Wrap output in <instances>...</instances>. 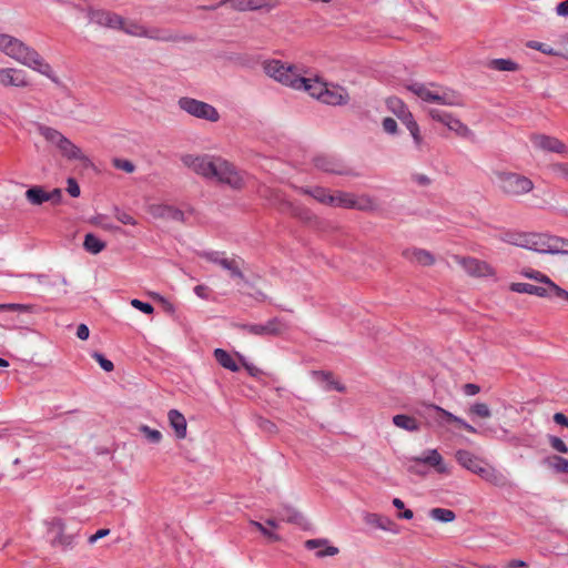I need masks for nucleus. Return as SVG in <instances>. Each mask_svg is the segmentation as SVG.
<instances>
[{"label":"nucleus","mask_w":568,"mask_h":568,"mask_svg":"<svg viewBox=\"0 0 568 568\" xmlns=\"http://www.w3.org/2000/svg\"><path fill=\"white\" fill-rule=\"evenodd\" d=\"M0 50L19 63L57 82L50 64L33 48L27 45L21 40L9 34H0Z\"/></svg>","instance_id":"obj_1"},{"label":"nucleus","mask_w":568,"mask_h":568,"mask_svg":"<svg viewBox=\"0 0 568 568\" xmlns=\"http://www.w3.org/2000/svg\"><path fill=\"white\" fill-rule=\"evenodd\" d=\"M264 72L275 81L287 85L297 87L304 83L296 65L286 64L281 60H266L262 64Z\"/></svg>","instance_id":"obj_2"},{"label":"nucleus","mask_w":568,"mask_h":568,"mask_svg":"<svg viewBox=\"0 0 568 568\" xmlns=\"http://www.w3.org/2000/svg\"><path fill=\"white\" fill-rule=\"evenodd\" d=\"M496 179L500 191L508 196H521L534 189V182L519 173L498 171Z\"/></svg>","instance_id":"obj_3"},{"label":"nucleus","mask_w":568,"mask_h":568,"mask_svg":"<svg viewBox=\"0 0 568 568\" xmlns=\"http://www.w3.org/2000/svg\"><path fill=\"white\" fill-rule=\"evenodd\" d=\"M201 256L226 271L230 278L247 283L246 277L242 271V266L244 265L243 258L239 256L227 257L224 253L216 251L203 252Z\"/></svg>","instance_id":"obj_4"},{"label":"nucleus","mask_w":568,"mask_h":568,"mask_svg":"<svg viewBox=\"0 0 568 568\" xmlns=\"http://www.w3.org/2000/svg\"><path fill=\"white\" fill-rule=\"evenodd\" d=\"M235 326L243 332L260 337L281 336L290 328L287 322L280 317L270 318L264 324L241 323Z\"/></svg>","instance_id":"obj_5"},{"label":"nucleus","mask_w":568,"mask_h":568,"mask_svg":"<svg viewBox=\"0 0 568 568\" xmlns=\"http://www.w3.org/2000/svg\"><path fill=\"white\" fill-rule=\"evenodd\" d=\"M219 158L209 154H184L181 162L184 166L205 179H213L216 174V164Z\"/></svg>","instance_id":"obj_6"},{"label":"nucleus","mask_w":568,"mask_h":568,"mask_svg":"<svg viewBox=\"0 0 568 568\" xmlns=\"http://www.w3.org/2000/svg\"><path fill=\"white\" fill-rule=\"evenodd\" d=\"M178 105L182 111L197 119L210 122H216L220 119V114L213 105L193 98L182 97L179 99Z\"/></svg>","instance_id":"obj_7"},{"label":"nucleus","mask_w":568,"mask_h":568,"mask_svg":"<svg viewBox=\"0 0 568 568\" xmlns=\"http://www.w3.org/2000/svg\"><path fill=\"white\" fill-rule=\"evenodd\" d=\"M221 183H225L233 189H241L244 185L242 174L230 162L219 158L216 164V174L214 178Z\"/></svg>","instance_id":"obj_8"},{"label":"nucleus","mask_w":568,"mask_h":568,"mask_svg":"<svg viewBox=\"0 0 568 568\" xmlns=\"http://www.w3.org/2000/svg\"><path fill=\"white\" fill-rule=\"evenodd\" d=\"M519 246L527 247L538 253L557 254V245H554V237L546 239L541 235L524 236L520 242L509 240Z\"/></svg>","instance_id":"obj_9"},{"label":"nucleus","mask_w":568,"mask_h":568,"mask_svg":"<svg viewBox=\"0 0 568 568\" xmlns=\"http://www.w3.org/2000/svg\"><path fill=\"white\" fill-rule=\"evenodd\" d=\"M412 462H414V464L408 466V470L417 475L425 474V470L420 468V464L436 467L438 473L446 471V467L443 465V457L437 449H429L423 457L412 458Z\"/></svg>","instance_id":"obj_10"},{"label":"nucleus","mask_w":568,"mask_h":568,"mask_svg":"<svg viewBox=\"0 0 568 568\" xmlns=\"http://www.w3.org/2000/svg\"><path fill=\"white\" fill-rule=\"evenodd\" d=\"M454 258L471 276L481 277L494 275L493 267L484 261L460 256H455Z\"/></svg>","instance_id":"obj_11"},{"label":"nucleus","mask_w":568,"mask_h":568,"mask_svg":"<svg viewBox=\"0 0 568 568\" xmlns=\"http://www.w3.org/2000/svg\"><path fill=\"white\" fill-rule=\"evenodd\" d=\"M134 33L135 37H143L161 42H178L181 40H185L184 37H181L174 31L165 28L153 27L146 29H139V31H134Z\"/></svg>","instance_id":"obj_12"},{"label":"nucleus","mask_w":568,"mask_h":568,"mask_svg":"<svg viewBox=\"0 0 568 568\" xmlns=\"http://www.w3.org/2000/svg\"><path fill=\"white\" fill-rule=\"evenodd\" d=\"M532 145L539 150L555 153H567V145L557 138L545 134H532L530 138Z\"/></svg>","instance_id":"obj_13"},{"label":"nucleus","mask_w":568,"mask_h":568,"mask_svg":"<svg viewBox=\"0 0 568 568\" xmlns=\"http://www.w3.org/2000/svg\"><path fill=\"white\" fill-rule=\"evenodd\" d=\"M148 212L154 219H161L165 221L184 222V213L171 205L166 204H151L148 207Z\"/></svg>","instance_id":"obj_14"},{"label":"nucleus","mask_w":568,"mask_h":568,"mask_svg":"<svg viewBox=\"0 0 568 568\" xmlns=\"http://www.w3.org/2000/svg\"><path fill=\"white\" fill-rule=\"evenodd\" d=\"M89 19L90 22L97 23L99 26L109 27L112 29L122 28L123 19L121 16L103 11V10H89Z\"/></svg>","instance_id":"obj_15"},{"label":"nucleus","mask_w":568,"mask_h":568,"mask_svg":"<svg viewBox=\"0 0 568 568\" xmlns=\"http://www.w3.org/2000/svg\"><path fill=\"white\" fill-rule=\"evenodd\" d=\"M479 477H481L487 483L497 486V487H506L509 485V481L507 477L496 469L494 466L489 465L488 463H484L480 468L477 469V474Z\"/></svg>","instance_id":"obj_16"},{"label":"nucleus","mask_w":568,"mask_h":568,"mask_svg":"<svg viewBox=\"0 0 568 568\" xmlns=\"http://www.w3.org/2000/svg\"><path fill=\"white\" fill-rule=\"evenodd\" d=\"M364 521L367 525L373 526V527L378 528L384 531H389L392 534L399 532V528H398L397 524L387 516H383V515L375 514V513H366L364 515Z\"/></svg>","instance_id":"obj_17"},{"label":"nucleus","mask_w":568,"mask_h":568,"mask_svg":"<svg viewBox=\"0 0 568 568\" xmlns=\"http://www.w3.org/2000/svg\"><path fill=\"white\" fill-rule=\"evenodd\" d=\"M304 546L308 550L317 549L315 552L317 558L333 557L339 552V549L329 545V541L326 538L308 539L305 541Z\"/></svg>","instance_id":"obj_18"},{"label":"nucleus","mask_w":568,"mask_h":568,"mask_svg":"<svg viewBox=\"0 0 568 568\" xmlns=\"http://www.w3.org/2000/svg\"><path fill=\"white\" fill-rule=\"evenodd\" d=\"M313 162L315 168L321 171L338 175L345 174L343 164L333 156L320 154L314 158Z\"/></svg>","instance_id":"obj_19"},{"label":"nucleus","mask_w":568,"mask_h":568,"mask_svg":"<svg viewBox=\"0 0 568 568\" xmlns=\"http://www.w3.org/2000/svg\"><path fill=\"white\" fill-rule=\"evenodd\" d=\"M321 101L331 105H344L348 103L349 95L344 88L326 85Z\"/></svg>","instance_id":"obj_20"},{"label":"nucleus","mask_w":568,"mask_h":568,"mask_svg":"<svg viewBox=\"0 0 568 568\" xmlns=\"http://www.w3.org/2000/svg\"><path fill=\"white\" fill-rule=\"evenodd\" d=\"M0 83L2 85H13V87H27L28 81L26 79V74L22 70L18 69H0Z\"/></svg>","instance_id":"obj_21"},{"label":"nucleus","mask_w":568,"mask_h":568,"mask_svg":"<svg viewBox=\"0 0 568 568\" xmlns=\"http://www.w3.org/2000/svg\"><path fill=\"white\" fill-rule=\"evenodd\" d=\"M406 88L423 101L436 103V90H432V88H438L435 83L412 82L406 84Z\"/></svg>","instance_id":"obj_22"},{"label":"nucleus","mask_w":568,"mask_h":568,"mask_svg":"<svg viewBox=\"0 0 568 568\" xmlns=\"http://www.w3.org/2000/svg\"><path fill=\"white\" fill-rule=\"evenodd\" d=\"M426 409L428 412L436 413L440 417L445 418L446 422H448V423H455L456 425H458L459 427L466 429L469 433H473V434L477 433V429L474 426H471L470 424H468L467 422H465L460 417L455 416L450 412H448V410H446V409H444V408H442V407H439L437 405L429 404V405L426 406Z\"/></svg>","instance_id":"obj_23"},{"label":"nucleus","mask_w":568,"mask_h":568,"mask_svg":"<svg viewBox=\"0 0 568 568\" xmlns=\"http://www.w3.org/2000/svg\"><path fill=\"white\" fill-rule=\"evenodd\" d=\"M455 457L460 466L474 474H477V469L485 463L483 459L465 449L457 450Z\"/></svg>","instance_id":"obj_24"},{"label":"nucleus","mask_w":568,"mask_h":568,"mask_svg":"<svg viewBox=\"0 0 568 568\" xmlns=\"http://www.w3.org/2000/svg\"><path fill=\"white\" fill-rule=\"evenodd\" d=\"M436 103L448 106H463L464 100L463 97L455 90L447 88H437Z\"/></svg>","instance_id":"obj_25"},{"label":"nucleus","mask_w":568,"mask_h":568,"mask_svg":"<svg viewBox=\"0 0 568 568\" xmlns=\"http://www.w3.org/2000/svg\"><path fill=\"white\" fill-rule=\"evenodd\" d=\"M58 150L60 151L62 156L67 158L68 160H78L85 166L90 164L89 158L81 151L79 146H77L68 138Z\"/></svg>","instance_id":"obj_26"},{"label":"nucleus","mask_w":568,"mask_h":568,"mask_svg":"<svg viewBox=\"0 0 568 568\" xmlns=\"http://www.w3.org/2000/svg\"><path fill=\"white\" fill-rule=\"evenodd\" d=\"M281 515L283 516L284 520L297 525L302 529L306 530L311 526L305 516L300 510L290 505H282Z\"/></svg>","instance_id":"obj_27"},{"label":"nucleus","mask_w":568,"mask_h":568,"mask_svg":"<svg viewBox=\"0 0 568 568\" xmlns=\"http://www.w3.org/2000/svg\"><path fill=\"white\" fill-rule=\"evenodd\" d=\"M403 256L423 266H429L435 262L433 254L423 248H407L403 252Z\"/></svg>","instance_id":"obj_28"},{"label":"nucleus","mask_w":568,"mask_h":568,"mask_svg":"<svg viewBox=\"0 0 568 568\" xmlns=\"http://www.w3.org/2000/svg\"><path fill=\"white\" fill-rule=\"evenodd\" d=\"M36 129L39 134L45 139L47 142L51 143L57 149H59L67 139V136L63 135L60 131L51 126H47L42 123H36Z\"/></svg>","instance_id":"obj_29"},{"label":"nucleus","mask_w":568,"mask_h":568,"mask_svg":"<svg viewBox=\"0 0 568 568\" xmlns=\"http://www.w3.org/2000/svg\"><path fill=\"white\" fill-rule=\"evenodd\" d=\"M36 129L39 134L45 139L47 142L51 143L57 149H59L67 139V136L63 135L60 131L51 126H47L42 123H36Z\"/></svg>","instance_id":"obj_30"},{"label":"nucleus","mask_w":568,"mask_h":568,"mask_svg":"<svg viewBox=\"0 0 568 568\" xmlns=\"http://www.w3.org/2000/svg\"><path fill=\"white\" fill-rule=\"evenodd\" d=\"M170 426L173 428L175 436L183 439L186 436V419L178 409H171L168 413Z\"/></svg>","instance_id":"obj_31"},{"label":"nucleus","mask_w":568,"mask_h":568,"mask_svg":"<svg viewBox=\"0 0 568 568\" xmlns=\"http://www.w3.org/2000/svg\"><path fill=\"white\" fill-rule=\"evenodd\" d=\"M386 105L390 112H393L403 123L410 120L413 114L407 109L406 104L396 97H390L386 100Z\"/></svg>","instance_id":"obj_32"},{"label":"nucleus","mask_w":568,"mask_h":568,"mask_svg":"<svg viewBox=\"0 0 568 568\" xmlns=\"http://www.w3.org/2000/svg\"><path fill=\"white\" fill-rule=\"evenodd\" d=\"M229 0H221L220 6L225 4ZM231 7L237 11H255L264 8L266 0H230Z\"/></svg>","instance_id":"obj_33"},{"label":"nucleus","mask_w":568,"mask_h":568,"mask_svg":"<svg viewBox=\"0 0 568 568\" xmlns=\"http://www.w3.org/2000/svg\"><path fill=\"white\" fill-rule=\"evenodd\" d=\"M302 80L304 81L303 84L292 88L296 90H304L305 92L310 93V95L322 100L326 84L320 82L318 80L307 79L304 77H302Z\"/></svg>","instance_id":"obj_34"},{"label":"nucleus","mask_w":568,"mask_h":568,"mask_svg":"<svg viewBox=\"0 0 568 568\" xmlns=\"http://www.w3.org/2000/svg\"><path fill=\"white\" fill-rule=\"evenodd\" d=\"M52 528L58 529L57 536L51 541L52 546L67 548L73 544V537L64 534V524L61 519H54L52 521Z\"/></svg>","instance_id":"obj_35"},{"label":"nucleus","mask_w":568,"mask_h":568,"mask_svg":"<svg viewBox=\"0 0 568 568\" xmlns=\"http://www.w3.org/2000/svg\"><path fill=\"white\" fill-rule=\"evenodd\" d=\"M510 290L517 293H526L540 297H550L549 290L545 286H537L529 283H513Z\"/></svg>","instance_id":"obj_36"},{"label":"nucleus","mask_w":568,"mask_h":568,"mask_svg":"<svg viewBox=\"0 0 568 568\" xmlns=\"http://www.w3.org/2000/svg\"><path fill=\"white\" fill-rule=\"evenodd\" d=\"M283 205L285 210L293 215L294 217L301 220L304 223H312L317 217L306 207L294 205L293 203L288 201H284Z\"/></svg>","instance_id":"obj_37"},{"label":"nucleus","mask_w":568,"mask_h":568,"mask_svg":"<svg viewBox=\"0 0 568 568\" xmlns=\"http://www.w3.org/2000/svg\"><path fill=\"white\" fill-rule=\"evenodd\" d=\"M300 192L303 194L310 195L315 199L317 202L329 205L333 202V194L328 193V190L322 186L315 187H300Z\"/></svg>","instance_id":"obj_38"},{"label":"nucleus","mask_w":568,"mask_h":568,"mask_svg":"<svg viewBox=\"0 0 568 568\" xmlns=\"http://www.w3.org/2000/svg\"><path fill=\"white\" fill-rule=\"evenodd\" d=\"M393 423L396 427L407 432L419 430V423L412 416L398 414L393 417Z\"/></svg>","instance_id":"obj_39"},{"label":"nucleus","mask_w":568,"mask_h":568,"mask_svg":"<svg viewBox=\"0 0 568 568\" xmlns=\"http://www.w3.org/2000/svg\"><path fill=\"white\" fill-rule=\"evenodd\" d=\"M26 199L32 205H41L49 201L48 192L42 186H32L26 191Z\"/></svg>","instance_id":"obj_40"},{"label":"nucleus","mask_w":568,"mask_h":568,"mask_svg":"<svg viewBox=\"0 0 568 568\" xmlns=\"http://www.w3.org/2000/svg\"><path fill=\"white\" fill-rule=\"evenodd\" d=\"M214 357L222 367L230 369L231 372H237L240 369L233 357L222 348H216L214 351Z\"/></svg>","instance_id":"obj_41"},{"label":"nucleus","mask_w":568,"mask_h":568,"mask_svg":"<svg viewBox=\"0 0 568 568\" xmlns=\"http://www.w3.org/2000/svg\"><path fill=\"white\" fill-rule=\"evenodd\" d=\"M354 200H355L354 194L343 192V191H337L335 194H333V202L331 203V206L353 209Z\"/></svg>","instance_id":"obj_42"},{"label":"nucleus","mask_w":568,"mask_h":568,"mask_svg":"<svg viewBox=\"0 0 568 568\" xmlns=\"http://www.w3.org/2000/svg\"><path fill=\"white\" fill-rule=\"evenodd\" d=\"M83 246L85 251H88L89 253L98 254L104 250L105 243L101 241L99 237H97L94 234L88 233L84 237Z\"/></svg>","instance_id":"obj_43"},{"label":"nucleus","mask_w":568,"mask_h":568,"mask_svg":"<svg viewBox=\"0 0 568 568\" xmlns=\"http://www.w3.org/2000/svg\"><path fill=\"white\" fill-rule=\"evenodd\" d=\"M445 125L449 130L455 131L460 136L467 138L471 134L469 128L465 125L460 120L454 118L452 114H449L448 119L445 122Z\"/></svg>","instance_id":"obj_44"},{"label":"nucleus","mask_w":568,"mask_h":568,"mask_svg":"<svg viewBox=\"0 0 568 568\" xmlns=\"http://www.w3.org/2000/svg\"><path fill=\"white\" fill-rule=\"evenodd\" d=\"M488 67L497 71H517L519 65L510 59H494L489 61Z\"/></svg>","instance_id":"obj_45"},{"label":"nucleus","mask_w":568,"mask_h":568,"mask_svg":"<svg viewBox=\"0 0 568 568\" xmlns=\"http://www.w3.org/2000/svg\"><path fill=\"white\" fill-rule=\"evenodd\" d=\"M527 47L551 57H564V51L556 50L549 44L539 41H529Z\"/></svg>","instance_id":"obj_46"},{"label":"nucleus","mask_w":568,"mask_h":568,"mask_svg":"<svg viewBox=\"0 0 568 568\" xmlns=\"http://www.w3.org/2000/svg\"><path fill=\"white\" fill-rule=\"evenodd\" d=\"M429 516L437 521L450 523L456 518L453 510L446 508H433L429 511Z\"/></svg>","instance_id":"obj_47"},{"label":"nucleus","mask_w":568,"mask_h":568,"mask_svg":"<svg viewBox=\"0 0 568 568\" xmlns=\"http://www.w3.org/2000/svg\"><path fill=\"white\" fill-rule=\"evenodd\" d=\"M138 429L150 444H159L162 440V433L158 429H153L148 425H140Z\"/></svg>","instance_id":"obj_48"},{"label":"nucleus","mask_w":568,"mask_h":568,"mask_svg":"<svg viewBox=\"0 0 568 568\" xmlns=\"http://www.w3.org/2000/svg\"><path fill=\"white\" fill-rule=\"evenodd\" d=\"M353 209L364 211V212H369V211H374L376 209V203L368 195H362L359 197L355 196Z\"/></svg>","instance_id":"obj_49"},{"label":"nucleus","mask_w":568,"mask_h":568,"mask_svg":"<svg viewBox=\"0 0 568 568\" xmlns=\"http://www.w3.org/2000/svg\"><path fill=\"white\" fill-rule=\"evenodd\" d=\"M469 415L477 416L480 418H489L491 416V410L489 406L485 403H475L469 407Z\"/></svg>","instance_id":"obj_50"},{"label":"nucleus","mask_w":568,"mask_h":568,"mask_svg":"<svg viewBox=\"0 0 568 568\" xmlns=\"http://www.w3.org/2000/svg\"><path fill=\"white\" fill-rule=\"evenodd\" d=\"M407 130L410 132V135L414 140V143L417 148H419L423 143V136L420 135L419 126L417 122L412 118L406 123H404Z\"/></svg>","instance_id":"obj_51"},{"label":"nucleus","mask_w":568,"mask_h":568,"mask_svg":"<svg viewBox=\"0 0 568 568\" xmlns=\"http://www.w3.org/2000/svg\"><path fill=\"white\" fill-rule=\"evenodd\" d=\"M523 274L527 278H531V280H535L537 282L545 284V287H547V288H549V286L552 284V281L547 275L542 274L539 271L528 270V271H525Z\"/></svg>","instance_id":"obj_52"},{"label":"nucleus","mask_w":568,"mask_h":568,"mask_svg":"<svg viewBox=\"0 0 568 568\" xmlns=\"http://www.w3.org/2000/svg\"><path fill=\"white\" fill-rule=\"evenodd\" d=\"M112 163H113L114 168L122 170L126 173H132L135 170V165L131 161L125 160V159L116 158V159H113Z\"/></svg>","instance_id":"obj_53"},{"label":"nucleus","mask_w":568,"mask_h":568,"mask_svg":"<svg viewBox=\"0 0 568 568\" xmlns=\"http://www.w3.org/2000/svg\"><path fill=\"white\" fill-rule=\"evenodd\" d=\"M549 444L552 449H555L558 453L567 454L568 453V446L565 444V442L557 437V436H549L548 438Z\"/></svg>","instance_id":"obj_54"},{"label":"nucleus","mask_w":568,"mask_h":568,"mask_svg":"<svg viewBox=\"0 0 568 568\" xmlns=\"http://www.w3.org/2000/svg\"><path fill=\"white\" fill-rule=\"evenodd\" d=\"M92 357L99 363V365L101 366V368L105 372H112L113 368H114V365L113 363L105 358L101 353H93Z\"/></svg>","instance_id":"obj_55"},{"label":"nucleus","mask_w":568,"mask_h":568,"mask_svg":"<svg viewBox=\"0 0 568 568\" xmlns=\"http://www.w3.org/2000/svg\"><path fill=\"white\" fill-rule=\"evenodd\" d=\"M551 171L558 176L568 182V163H554Z\"/></svg>","instance_id":"obj_56"},{"label":"nucleus","mask_w":568,"mask_h":568,"mask_svg":"<svg viewBox=\"0 0 568 568\" xmlns=\"http://www.w3.org/2000/svg\"><path fill=\"white\" fill-rule=\"evenodd\" d=\"M552 460L554 463L551 464V466L556 471L568 473V459L560 456H554Z\"/></svg>","instance_id":"obj_57"},{"label":"nucleus","mask_w":568,"mask_h":568,"mask_svg":"<svg viewBox=\"0 0 568 568\" xmlns=\"http://www.w3.org/2000/svg\"><path fill=\"white\" fill-rule=\"evenodd\" d=\"M114 216L122 224H125V225H136L138 224L136 220L132 215H130L126 212L120 211L118 209L115 210Z\"/></svg>","instance_id":"obj_58"},{"label":"nucleus","mask_w":568,"mask_h":568,"mask_svg":"<svg viewBox=\"0 0 568 568\" xmlns=\"http://www.w3.org/2000/svg\"><path fill=\"white\" fill-rule=\"evenodd\" d=\"M383 130L390 135H395L398 131L397 122L393 118H385L382 122Z\"/></svg>","instance_id":"obj_59"},{"label":"nucleus","mask_w":568,"mask_h":568,"mask_svg":"<svg viewBox=\"0 0 568 568\" xmlns=\"http://www.w3.org/2000/svg\"><path fill=\"white\" fill-rule=\"evenodd\" d=\"M450 113L444 112L439 109L430 108L428 109V115L443 124H445L446 120L448 119Z\"/></svg>","instance_id":"obj_60"},{"label":"nucleus","mask_w":568,"mask_h":568,"mask_svg":"<svg viewBox=\"0 0 568 568\" xmlns=\"http://www.w3.org/2000/svg\"><path fill=\"white\" fill-rule=\"evenodd\" d=\"M131 305L134 308L143 312L144 314H152L154 311L153 306L150 303H145L136 298L131 301Z\"/></svg>","instance_id":"obj_61"},{"label":"nucleus","mask_w":568,"mask_h":568,"mask_svg":"<svg viewBox=\"0 0 568 568\" xmlns=\"http://www.w3.org/2000/svg\"><path fill=\"white\" fill-rule=\"evenodd\" d=\"M549 294L551 296H557L564 300L568 301V292L560 286H558L556 283L552 282V284L549 286Z\"/></svg>","instance_id":"obj_62"},{"label":"nucleus","mask_w":568,"mask_h":568,"mask_svg":"<svg viewBox=\"0 0 568 568\" xmlns=\"http://www.w3.org/2000/svg\"><path fill=\"white\" fill-rule=\"evenodd\" d=\"M67 183H68V187H67L68 193L72 197H78L80 195L81 191H80V186H79L78 182L75 181V179L69 178L67 180Z\"/></svg>","instance_id":"obj_63"},{"label":"nucleus","mask_w":568,"mask_h":568,"mask_svg":"<svg viewBox=\"0 0 568 568\" xmlns=\"http://www.w3.org/2000/svg\"><path fill=\"white\" fill-rule=\"evenodd\" d=\"M554 245H557V254L568 255V240L561 237H554Z\"/></svg>","instance_id":"obj_64"}]
</instances>
